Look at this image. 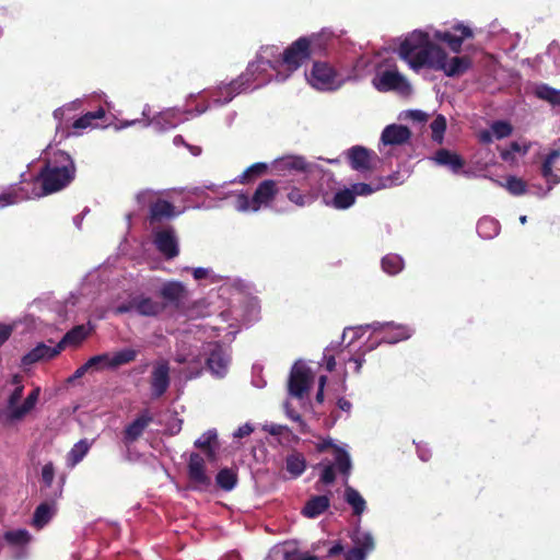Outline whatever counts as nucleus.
Segmentation results:
<instances>
[{
	"instance_id": "nucleus-1",
	"label": "nucleus",
	"mask_w": 560,
	"mask_h": 560,
	"mask_svg": "<svg viewBox=\"0 0 560 560\" xmlns=\"http://www.w3.org/2000/svg\"><path fill=\"white\" fill-rule=\"evenodd\" d=\"M400 59L406 61L413 71L422 68L443 71L447 77H459L472 66L469 56H456L447 60L446 51L434 44L429 34L413 31L400 44L398 49Z\"/></svg>"
},
{
	"instance_id": "nucleus-2",
	"label": "nucleus",
	"mask_w": 560,
	"mask_h": 560,
	"mask_svg": "<svg viewBox=\"0 0 560 560\" xmlns=\"http://www.w3.org/2000/svg\"><path fill=\"white\" fill-rule=\"evenodd\" d=\"M77 167L73 159L65 151H56L49 154L35 177L40 185V194L47 196L68 187L75 178Z\"/></svg>"
},
{
	"instance_id": "nucleus-3",
	"label": "nucleus",
	"mask_w": 560,
	"mask_h": 560,
	"mask_svg": "<svg viewBox=\"0 0 560 560\" xmlns=\"http://www.w3.org/2000/svg\"><path fill=\"white\" fill-rule=\"evenodd\" d=\"M136 200L140 207L149 208L147 220L151 226L172 220L179 214L172 202L158 197L156 194L150 189L138 192Z\"/></svg>"
},
{
	"instance_id": "nucleus-4",
	"label": "nucleus",
	"mask_w": 560,
	"mask_h": 560,
	"mask_svg": "<svg viewBox=\"0 0 560 560\" xmlns=\"http://www.w3.org/2000/svg\"><path fill=\"white\" fill-rule=\"evenodd\" d=\"M278 192L279 187L277 182L273 179H265L261 183H259L250 198L244 194H241L237 197V208L242 211L249 210L253 212H257L262 207H269L275 200Z\"/></svg>"
},
{
	"instance_id": "nucleus-5",
	"label": "nucleus",
	"mask_w": 560,
	"mask_h": 560,
	"mask_svg": "<svg viewBox=\"0 0 560 560\" xmlns=\"http://www.w3.org/2000/svg\"><path fill=\"white\" fill-rule=\"evenodd\" d=\"M165 308V304L154 301L150 296L138 294L131 296L128 301L120 303L116 306V314H126L136 312L138 315L145 317H155L160 315Z\"/></svg>"
},
{
	"instance_id": "nucleus-6",
	"label": "nucleus",
	"mask_w": 560,
	"mask_h": 560,
	"mask_svg": "<svg viewBox=\"0 0 560 560\" xmlns=\"http://www.w3.org/2000/svg\"><path fill=\"white\" fill-rule=\"evenodd\" d=\"M306 78L317 90L332 91L340 86L337 71L327 62H314Z\"/></svg>"
},
{
	"instance_id": "nucleus-7",
	"label": "nucleus",
	"mask_w": 560,
	"mask_h": 560,
	"mask_svg": "<svg viewBox=\"0 0 560 560\" xmlns=\"http://www.w3.org/2000/svg\"><path fill=\"white\" fill-rule=\"evenodd\" d=\"M312 40L300 37L293 42L282 54L281 62L291 72L299 69L311 57Z\"/></svg>"
},
{
	"instance_id": "nucleus-8",
	"label": "nucleus",
	"mask_w": 560,
	"mask_h": 560,
	"mask_svg": "<svg viewBox=\"0 0 560 560\" xmlns=\"http://www.w3.org/2000/svg\"><path fill=\"white\" fill-rule=\"evenodd\" d=\"M189 488L192 490H206L211 485V478L206 472V463L199 453H191L187 465Z\"/></svg>"
},
{
	"instance_id": "nucleus-9",
	"label": "nucleus",
	"mask_w": 560,
	"mask_h": 560,
	"mask_svg": "<svg viewBox=\"0 0 560 560\" xmlns=\"http://www.w3.org/2000/svg\"><path fill=\"white\" fill-rule=\"evenodd\" d=\"M433 37L436 40L445 43L453 52L459 54L462 51L464 40L472 38L474 32L470 27L462 23H457L451 31H435Z\"/></svg>"
},
{
	"instance_id": "nucleus-10",
	"label": "nucleus",
	"mask_w": 560,
	"mask_h": 560,
	"mask_svg": "<svg viewBox=\"0 0 560 560\" xmlns=\"http://www.w3.org/2000/svg\"><path fill=\"white\" fill-rule=\"evenodd\" d=\"M313 376L311 370L303 364H294L288 383L289 394L295 398H303L310 390Z\"/></svg>"
},
{
	"instance_id": "nucleus-11",
	"label": "nucleus",
	"mask_w": 560,
	"mask_h": 560,
	"mask_svg": "<svg viewBox=\"0 0 560 560\" xmlns=\"http://www.w3.org/2000/svg\"><path fill=\"white\" fill-rule=\"evenodd\" d=\"M349 165L352 170L365 173L372 172L378 161L377 154L362 145H353L347 152Z\"/></svg>"
},
{
	"instance_id": "nucleus-12",
	"label": "nucleus",
	"mask_w": 560,
	"mask_h": 560,
	"mask_svg": "<svg viewBox=\"0 0 560 560\" xmlns=\"http://www.w3.org/2000/svg\"><path fill=\"white\" fill-rule=\"evenodd\" d=\"M151 396L154 399L162 397L168 389L171 384L170 364L166 360L154 362L149 378Z\"/></svg>"
},
{
	"instance_id": "nucleus-13",
	"label": "nucleus",
	"mask_w": 560,
	"mask_h": 560,
	"mask_svg": "<svg viewBox=\"0 0 560 560\" xmlns=\"http://www.w3.org/2000/svg\"><path fill=\"white\" fill-rule=\"evenodd\" d=\"M351 540L354 546L345 553V560H365L375 548L373 536L359 528L351 535Z\"/></svg>"
},
{
	"instance_id": "nucleus-14",
	"label": "nucleus",
	"mask_w": 560,
	"mask_h": 560,
	"mask_svg": "<svg viewBox=\"0 0 560 560\" xmlns=\"http://www.w3.org/2000/svg\"><path fill=\"white\" fill-rule=\"evenodd\" d=\"M153 244L168 260L179 254L178 241L172 226L155 231L153 233Z\"/></svg>"
},
{
	"instance_id": "nucleus-15",
	"label": "nucleus",
	"mask_w": 560,
	"mask_h": 560,
	"mask_svg": "<svg viewBox=\"0 0 560 560\" xmlns=\"http://www.w3.org/2000/svg\"><path fill=\"white\" fill-rule=\"evenodd\" d=\"M375 86L381 92L396 91L402 95H408L411 92L409 82L397 70L383 71Z\"/></svg>"
},
{
	"instance_id": "nucleus-16",
	"label": "nucleus",
	"mask_w": 560,
	"mask_h": 560,
	"mask_svg": "<svg viewBox=\"0 0 560 560\" xmlns=\"http://www.w3.org/2000/svg\"><path fill=\"white\" fill-rule=\"evenodd\" d=\"M230 355L222 348V346L215 343L210 349L206 359L208 370L217 377H223L229 369Z\"/></svg>"
},
{
	"instance_id": "nucleus-17",
	"label": "nucleus",
	"mask_w": 560,
	"mask_h": 560,
	"mask_svg": "<svg viewBox=\"0 0 560 560\" xmlns=\"http://www.w3.org/2000/svg\"><path fill=\"white\" fill-rule=\"evenodd\" d=\"M153 421L149 410H143L131 423H129L122 432V441L126 445H130L139 440L149 424Z\"/></svg>"
},
{
	"instance_id": "nucleus-18",
	"label": "nucleus",
	"mask_w": 560,
	"mask_h": 560,
	"mask_svg": "<svg viewBox=\"0 0 560 560\" xmlns=\"http://www.w3.org/2000/svg\"><path fill=\"white\" fill-rule=\"evenodd\" d=\"M62 351V347L55 346L49 347L44 342H39L35 348L24 354L21 359V363L24 366L32 365L42 360H50L56 358Z\"/></svg>"
},
{
	"instance_id": "nucleus-19",
	"label": "nucleus",
	"mask_w": 560,
	"mask_h": 560,
	"mask_svg": "<svg viewBox=\"0 0 560 560\" xmlns=\"http://www.w3.org/2000/svg\"><path fill=\"white\" fill-rule=\"evenodd\" d=\"M187 290L185 285L178 281H168L160 289V296L171 305L178 307L186 299Z\"/></svg>"
},
{
	"instance_id": "nucleus-20",
	"label": "nucleus",
	"mask_w": 560,
	"mask_h": 560,
	"mask_svg": "<svg viewBox=\"0 0 560 560\" xmlns=\"http://www.w3.org/2000/svg\"><path fill=\"white\" fill-rule=\"evenodd\" d=\"M411 131L402 125H389L384 128L381 140L384 144L400 145L409 141Z\"/></svg>"
},
{
	"instance_id": "nucleus-21",
	"label": "nucleus",
	"mask_w": 560,
	"mask_h": 560,
	"mask_svg": "<svg viewBox=\"0 0 560 560\" xmlns=\"http://www.w3.org/2000/svg\"><path fill=\"white\" fill-rule=\"evenodd\" d=\"M330 506V499L328 495H313L304 504L302 515L307 518H316L326 512Z\"/></svg>"
},
{
	"instance_id": "nucleus-22",
	"label": "nucleus",
	"mask_w": 560,
	"mask_h": 560,
	"mask_svg": "<svg viewBox=\"0 0 560 560\" xmlns=\"http://www.w3.org/2000/svg\"><path fill=\"white\" fill-rule=\"evenodd\" d=\"M259 68L258 63H249L246 71L240 74L235 80L226 83L233 97L247 90L254 81V74Z\"/></svg>"
},
{
	"instance_id": "nucleus-23",
	"label": "nucleus",
	"mask_w": 560,
	"mask_h": 560,
	"mask_svg": "<svg viewBox=\"0 0 560 560\" xmlns=\"http://www.w3.org/2000/svg\"><path fill=\"white\" fill-rule=\"evenodd\" d=\"M57 508L55 501L42 502L34 511L32 526L37 529L45 527L56 514Z\"/></svg>"
},
{
	"instance_id": "nucleus-24",
	"label": "nucleus",
	"mask_w": 560,
	"mask_h": 560,
	"mask_svg": "<svg viewBox=\"0 0 560 560\" xmlns=\"http://www.w3.org/2000/svg\"><path fill=\"white\" fill-rule=\"evenodd\" d=\"M40 394V388L35 387L24 399L23 404L18 408H14L10 413H8V419L10 421H19L22 420L27 413H30L38 401Z\"/></svg>"
},
{
	"instance_id": "nucleus-25",
	"label": "nucleus",
	"mask_w": 560,
	"mask_h": 560,
	"mask_svg": "<svg viewBox=\"0 0 560 560\" xmlns=\"http://www.w3.org/2000/svg\"><path fill=\"white\" fill-rule=\"evenodd\" d=\"M434 159L438 164L450 167L454 173H458L465 165V161L460 155L446 149L438 150Z\"/></svg>"
},
{
	"instance_id": "nucleus-26",
	"label": "nucleus",
	"mask_w": 560,
	"mask_h": 560,
	"mask_svg": "<svg viewBox=\"0 0 560 560\" xmlns=\"http://www.w3.org/2000/svg\"><path fill=\"white\" fill-rule=\"evenodd\" d=\"M534 95L553 107H560V90H557L546 83L537 84L534 88Z\"/></svg>"
},
{
	"instance_id": "nucleus-27",
	"label": "nucleus",
	"mask_w": 560,
	"mask_h": 560,
	"mask_svg": "<svg viewBox=\"0 0 560 560\" xmlns=\"http://www.w3.org/2000/svg\"><path fill=\"white\" fill-rule=\"evenodd\" d=\"M285 469L292 478L300 477L306 469V459L302 453L293 451L285 458Z\"/></svg>"
},
{
	"instance_id": "nucleus-28",
	"label": "nucleus",
	"mask_w": 560,
	"mask_h": 560,
	"mask_svg": "<svg viewBox=\"0 0 560 560\" xmlns=\"http://www.w3.org/2000/svg\"><path fill=\"white\" fill-rule=\"evenodd\" d=\"M105 114L106 113L103 107H98L94 112H88L72 122V129L83 130L89 127H93V128L97 127L98 125L95 124L94 121L104 118Z\"/></svg>"
},
{
	"instance_id": "nucleus-29",
	"label": "nucleus",
	"mask_w": 560,
	"mask_h": 560,
	"mask_svg": "<svg viewBox=\"0 0 560 560\" xmlns=\"http://www.w3.org/2000/svg\"><path fill=\"white\" fill-rule=\"evenodd\" d=\"M88 336V330L84 325H77L72 329H70L62 339L57 343V346L62 347V350L67 346H78L80 345Z\"/></svg>"
},
{
	"instance_id": "nucleus-30",
	"label": "nucleus",
	"mask_w": 560,
	"mask_h": 560,
	"mask_svg": "<svg viewBox=\"0 0 560 560\" xmlns=\"http://www.w3.org/2000/svg\"><path fill=\"white\" fill-rule=\"evenodd\" d=\"M345 500L352 506L353 514L360 516L366 509V502L354 488L347 486L345 489Z\"/></svg>"
},
{
	"instance_id": "nucleus-31",
	"label": "nucleus",
	"mask_w": 560,
	"mask_h": 560,
	"mask_svg": "<svg viewBox=\"0 0 560 560\" xmlns=\"http://www.w3.org/2000/svg\"><path fill=\"white\" fill-rule=\"evenodd\" d=\"M215 482L224 491H231L237 483V472L232 468H222L215 476Z\"/></svg>"
},
{
	"instance_id": "nucleus-32",
	"label": "nucleus",
	"mask_w": 560,
	"mask_h": 560,
	"mask_svg": "<svg viewBox=\"0 0 560 560\" xmlns=\"http://www.w3.org/2000/svg\"><path fill=\"white\" fill-rule=\"evenodd\" d=\"M268 171V165L262 162H257L247 167L240 176L238 183L246 185L254 179L265 175Z\"/></svg>"
},
{
	"instance_id": "nucleus-33",
	"label": "nucleus",
	"mask_w": 560,
	"mask_h": 560,
	"mask_svg": "<svg viewBox=\"0 0 560 560\" xmlns=\"http://www.w3.org/2000/svg\"><path fill=\"white\" fill-rule=\"evenodd\" d=\"M138 355V351L131 348H125L110 355V370H115L121 365L133 362Z\"/></svg>"
},
{
	"instance_id": "nucleus-34",
	"label": "nucleus",
	"mask_w": 560,
	"mask_h": 560,
	"mask_svg": "<svg viewBox=\"0 0 560 560\" xmlns=\"http://www.w3.org/2000/svg\"><path fill=\"white\" fill-rule=\"evenodd\" d=\"M90 443L86 440H80L70 450L67 456V460L71 467L79 464L90 450Z\"/></svg>"
},
{
	"instance_id": "nucleus-35",
	"label": "nucleus",
	"mask_w": 560,
	"mask_h": 560,
	"mask_svg": "<svg viewBox=\"0 0 560 560\" xmlns=\"http://www.w3.org/2000/svg\"><path fill=\"white\" fill-rule=\"evenodd\" d=\"M4 540L11 546H26L32 536L26 529L8 530L3 535Z\"/></svg>"
},
{
	"instance_id": "nucleus-36",
	"label": "nucleus",
	"mask_w": 560,
	"mask_h": 560,
	"mask_svg": "<svg viewBox=\"0 0 560 560\" xmlns=\"http://www.w3.org/2000/svg\"><path fill=\"white\" fill-rule=\"evenodd\" d=\"M335 464L340 474L345 476L350 475L352 468L350 456L348 452L340 446H335Z\"/></svg>"
},
{
	"instance_id": "nucleus-37",
	"label": "nucleus",
	"mask_w": 560,
	"mask_h": 560,
	"mask_svg": "<svg viewBox=\"0 0 560 560\" xmlns=\"http://www.w3.org/2000/svg\"><path fill=\"white\" fill-rule=\"evenodd\" d=\"M404 268V261L396 254H388L382 259V269L388 275H397Z\"/></svg>"
},
{
	"instance_id": "nucleus-38",
	"label": "nucleus",
	"mask_w": 560,
	"mask_h": 560,
	"mask_svg": "<svg viewBox=\"0 0 560 560\" xmlns=\"http://www.w3.org/2000/svg\"><path fill=\"white\" fill-rule=\"evenodd\" d=\"M354 201L355 197L354 192L352 191V188H346L335 194L332 199V206L336 209H348L354 203Z\"/></svg>"
},
{
	"instance_id": "nucleus-39",
	"label": "nucleus",
	"mask_w": 560,
	"mask_h": 560,
	"mask_svg": "<svg viewBox=\"0 0 560 560\" xmlns=\"http://www.w3.org/2000/svg\"><path fill=\"white\" fill-rule=\"evenodd\" d=\"M477 231L483 238H491L499 232V224L495 220L490 218H482L477 223Z\"/></svg>"
},
{
	"instance_id": "nucleus-40",
	"label": "nucleus",
	"mask_w": 560,
	"mask_h": 560,
	"mask_svg": "<svg viewBox=\"0 0 560 560\" xmlns=\"http://www.w3.org/2000/svg\"><path fill=\"white\" fill-rule=\"evenodd\" d=\"M23 187H18L0 194V207L14 205L28 198L26 194H23Z\"/></svg>"
},
{
	"instance_id": "nucleus-41",
	"label": "nucleus",
	"mask_w": 560,
	"mask_h": 560,
	"mask_svg": "<svg viewBox=\"0 0 560 560\" xmlns=\"http://www.w3.org/2000/svg\"><path fill=\"white\" fill-rule=\"evenodd\" d=\"M280 165L283 170H294L298 172H306L308 164L302 156H289L280 161Z\"/></svg>"
},
{
	"instance_id": "nucleus-42",
	"label": "nucleus",
	"mask_w": 560,
	"mask_h": 560,
	"mask_svg": "<svg viewBox=\"0 0 560 560\" xmlns=\"http://www.w3.org/2000/svg\"><path fill=\"white\" fill-rule=\"evenodd\" d=\"M432 131V139L439 143L442 142L444 132L446 130V119L443 115H438L430 125Z\"/></svg>"
},
{
	"instance_id": "nucleus-43",
	"label": "nucleus",
	"mask_w": 560,
	"mask_h": 560,
	"mask_svg": "<svg viewBox=\"0 0 560 560\" xmlns=\"http://www.w3.org/2000/svg\"><path fill=\"white\" fill-rule=\"evenodd\" d=\"M211 98L213 103L224 105L231 102L234 97L231 94L228 84H221L211 92Z\"/></svg>"
},
{
	"instance_id": "nucleus-44",
	"label": "nucleus",
	"mask_w": 560,
	"mask_h": 560,
	"mask_svg": "<svg viewBox=\"0 0 560 560\" xmlns=\"http://www.w3.org/2000/svg\"><path fill=\"white\" fill-rule=\"evenodd\" d=\"M88 365L91 366L92 371L110 370V354L105 352L93 355L88 360Z\"/></svg>"
},
{
	"instance_id": "nucleus-45",
	"label": "nucleus",
	"mask_w": 560,
	"mask_h": 560,
	"mask_svg": "<svg viewBox=\"0 0 560 560\" xmlns=\"http://www.w3.org/2000/svg\"><path fill=\"white\" fill-rule=\"evenodd\" d=\"M560 158V150H551L545 158L541 165V175L544 178H550L553 176L552 167L557 159Z\"/></svg>"
},
{
	"instance_id": "nucleus-46",
	"label": "nucleus",
	"mask_w": 560,
	"mask_h": 560,
	"mask_svg": "<svg viewBox=\"0 0 560 560\" xmlns=\"http://www.w3.org/2000/svg\"><path fill=\"white\" fill-rule=\"evenodd\" d=\"M560 158V150H551L545 158L541 165V175L544 178H550L553 176L552 167L557 159Z\"/></svg>"
},
{
	"instance_id": "nucleus-47",
	"label": "nucleus",
	"mask_w": 560,
	"mask_h": 560,
	"mask_svg": "<svg viewBox=\"0 0 560 560\" xmlns=\"http://www.w3.org/2000/svg\"><path fill=\"white\" fill-rule=\"evenodd\" d=\"M307 38L312 40L311 54L315 51H322L326 49L328 42L331 39V33L323 32L319 34H313Z\"/></svg>"
},
{
	"instance_id": "nucleus-48",
	"label": "nucleus",
	"mask_w": 560,
	"mask_h": 560,
	"mask_svg": "<svg viewBox=\"0 0 560 560\" xmlns=\"http://www.w3.org/2000/svg\"><path fill=\"white\" fill-rule=\"evenodd\" d=\"M505 188L514 196H521L526 192V183L516 176H509Z\"/></svg>"
},
{
	"instance_id": "nucleus-49",
	"label": "nucleus",
	"mask_w": 560,
	"mask_h": 560,
	"mask_svg": "<svg viewBox=\"0 0 560 560\" xmlns=\"http://www.w3.org/2000/svg\"><path fill=\"white\" fill-rule=\"evenodd\" d=\"M388 185L385 183L378 184L375 187H373L371 184H366V183H357V184H353L351 188H352V191L354 192V197H355L357 195H359V196L371 195L374 191L385 188Z\"/></svg>"
},
{
	"instance_id": "nucleus-50",
	"label": "nucleus",
	"mask_w": 560,
	"mask_h": 560,
	"mask_svg": "<svg viewBox=\"0 0 560 560\" xmlns=\"http://www.w3.org/2000/svg\"><path fill=\"white\" fill-rule=\"evenodd\" d=\"M218 434L215 430H209L203 433L198 440L195 441V447L199 450H205L213 446L212 444L217 442Z\"/></svg>"
},
{
	"instance_id": "nucleus-51",
	"label": "nucleus",
	"mask_w": 560,
	"mask_h": 560,
	"mask_svg": "<svg viewBox=\"0 0 560 560\" xmlns=\"http://www.w3.org/2000/svg\"><path fill=\"white\" fill-rule=\"evenodd\" d=\"M493 135L498 139H503L505 137H509L512 133V126L503 120L494 121L491 126Z\"/></svg>"
},
{
	"instance_id": "nucleus-52",
	"label": "nucleus",
	"mask_w": 560,
	"mask_h": 560,
	"mask_svg": "<svg viewBox=\"0 0 560 560\" xmlns=\"http://www.w3.org/2000/svg\"><path fill=\"white\" fill-rule=\"evenodd\" d=\"M55 478V467L51 462L45 464L42 468V481L45 487L49 488L52 485Z\"/></svg>"
},
{
	"instance_id": "nucleus-53",
	"label": "nucleus",
	"mask_w": 560,
	"mask_h": 560,
	"mask_svg": "<svg viewBox=\"0 0 560 560\" xmlns=\"http://www.w3.org/2000/svg\"><path fill=\"white\" fill-rule=\"evenodd\" d=\"M24 386L19 385L14 388V390L11 393V395L8 398L7 408L9 410V413L14 409L18 408V402L21 400L23 396Z\"/></svg>"
},
{
	"instance_id": "nucleus-54",
	"label": "nucleus",
	"mask_w": 560,
	"mask_h": 560,
	"mask_svg": "<svg viewBox=\"0 0 560 560\" xmlns=\"http://www.w3.org/2000/svg\"><path fill=\"white\" fill-rule=\"evenodd\" d=\"M173 116L172 113L170 112H166V113H162L160 114L159 116L154 117L153 120H152V124L155 125V126H160L161 129H167V128H173L176 126L175 122H172L170 120V118Z\"/></svg>"
},
{
	"instance_id": "nucleus-55",
	"label": "nucleus",
	"mask_w": 560,
	"mask_h": 560,
	"mask_svg": "<svg viewBox=\"0 0 560 560\" xmlns=\"http://www.w3.org/2000/svg\"><path fill=\"white\" fill-rule=\"evenodd\" d=\"M336 480L335 467L332 464L326 465L319 476V482L324 485H331Z\"/></svg>"
},
{
	"instance_id": "nucleus-56",
	"label": "nucleus",
	"mask_w": 560,
	"mask_h": 560,
	"mask_svg": "<svg viewBox=\"0 0 560 560\" xmlns=\"http://www.w3.org/2000/svg\"><path fill=\"white\" fill-rule=\"evenodd\" d=\"M288 199L299 207H303L306 203L307 196L304 195L299 188L293 187L288 192Z\"/></svg>"
},
{
	"instance_id": "nucleus-57",
	"label": "nucleus",
	"mask_w": 560,
	"mask_h": 560,
	"mask_svg": "<svg viewBox=\"0 0 560 560\" xmlns=\"http://www.w3.org/2000/svg\"><path fill=\"white\" fill-rule=\"evenodd\" d=\"M527 147H525L524 149H522V147L520 145L518 142L516 141H513L510 143V149L509 150H504L501 152V158L502 160L504 161H509L512 159V154L515 153V152H522L523 154L527 153Z\"/></svg>"
},
{
	"instance_id": "nucleus-58",
	"label": "nucleus",
	"mask_w": 560,
	"mask_h": 560,
	"mask_svg": "<svg viewBox=\"0 0 560 560\" xmlns=\"http://www.w3.org/2000/svg\"><path fill=\"white\" fill-rule=\"evenodd\" d=\"M262 429H264V431L268 432L270 435H275V436L281 435L284 432H289V428L287 425L276 424V423L265 424Z\"/></svg>"
},
{
	"instance_id": "nucleus-59",
	"label": "nucleus",
	"mask_w": 560,
	"mask_h": 560,
	"mask_svg": "<svg viewBox=\"0 0 560 560\" xmlns=\"http://www.w3.org/2000/svg\"><path fill=\"white\" fill-rule=\"evenodd\" d=\"M284 560H318V558L316 556H311L305 552L294 551V552H287Z\"/></svg>"
},
{
	"instance_id": "nucleus-60",
	"label": "nucleus",
	"mask_w": 560,
	"mask_h": 560,
	"mask_svg": "<svg viewBox=\"0 0 560 560\" xmlns=\"http://www.w3.org/2000/svg\"><path fill=\"white\" fill-rule=\"evenodd\" d=\"M287 416L300 424V431L302 433L306 432V430H305L306 423L304 422V420L302 419V416L300 413L295 412L292 409L287 408Z\"/></svg>"
},
{
	"instance_id": "nucleus-61",
	"label": "nucleus",
	"mask_w": 560,
	"mask_h": 560,
	"mask_svg": "<svg viewBox=\"0 0 560 560\" xmlns=\"http://www.w3.org/2000/svg\"><path fill=\"white\" fill-rule=\"evenodd\" d=\"M12 331V326L0 323V347L10 338Z\"/></svg>"
},
{
	"instance_id": "nucleus-62",
	"label": "nucleus",
	"mask_w": 560,
	"mask_h": 560,
	"mask_svg": "<svg viewBox=\"0 0 560 560\" xmlns=\"http://www.w3.org/2000/svg\"><path fill=\"white\" fill-rule=\"evenodd\" d=\"M408 117L410 119H412L413 121H418V122H425L427 119H428V114H425L424 112L422 110H419V109H415V110H410L408 113Z\"/></svg>"
},
{
	"instance_id": "nucleus-63",
	"label": "nucleus",
	"mask_w": 560,
	"mask_h": 560,
	"mask_svg": "<svg viewBox=\"0 0 560 560\" xmlns=\"http://www.w3.org/2000/svg\"><path fill=\"white\" fill-rule=\"evenodd\" d=\"M254 431V428L249 423L241 425L234 433L235 438L242 439L249 435Z\"/></svg>"
},
{
	"instance_id": "nucleus-64",
	"label": "nucleus",
	"mask_w": 560,
	"mask_h": 560,
	"mask_svg": "<svg viewBox=\"0 0 560 560\" xmlns=\"http://www.w3.org/2000/svg\"><path fill=\"white\" fill-rule=\"evenodd\" d=\"M335 446H337L336 444H334L332 440L331 439H325L323 440L322 442L317 443L316 445V451L318 453H324L326 452L328 448H332L335 451Z\"/></svg>"
}]
</instances>
